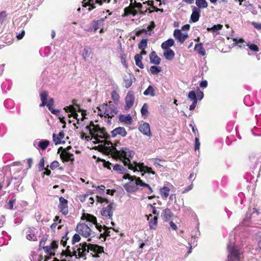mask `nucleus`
<instances>
[{"label":"nucleus","mask_w":261,"mask_h":261,"mask_svg":"<svg viewBox=\"0 0 261 261\" xmlns=\"http://www.w3.org/2000/svg\"><path fill=\"white\" fill-rule=\"evenodd\" d=\"M234 42L240 46V47H242V45L241 44H243L244 43V41L242 39H238L237 38L234 39L233 40Z\"/></svg>","instance_id":"nucleus-64"},{"label":"nucleus","mask_w":261,"mask_h":261,"mask_svg":"<svg viewBox=\"0 0 261 261\" xmlns=\"http://www.w3.org/2000/svg\"><path fill=\"white\" fill-rule=\"evenodd\" d=\"M119 120L121 122H123L126 124L130 125L132 123V118L129 115L127 116L122 115L120 116Z\"/></svg>","instance_id":"nucleus-33"},{"label":"nucleus","mask_w":261,"mask_h":261,"mask_svg":"<svg viewBox=\"0 0 261 261\" xmlns=\"http://www.w3.org/2000/svg\"><path fill=\"white\" fill-rule=\"evenodd\" d=\"M150 63L155 65H159L161 62V58L157 55L155 51H152L149 55Z\"/></svg>","instance_id":"nucleus-23"},{"label":"nucleus","mask_w":261,"mask_h":261,"mask_svg":"<svg viewBox=\"0 0 261 261\" xmlns=\"http://www.w3.org/2000/svg\"><path fill=\"white\" fill-rule=\"evenodd\" d=\"M194 50L201 56H203L205 55V49L202 43L196 44L194 47Z\"/></svg>","instance_id":"nucleus-35"},{"label":"nucleus","mask_w":261,"mask_h":261,"mask_svg":"<svg viewBox=\"0 0 261 261\" xmlns=\"http://www.w3.org/2000/svg\"><path fill=\"white\" fill-rule=\"evenodd\" d=\"M96 201L100 203H102L104 202H106L107 203H108V201L107 199L98 196H96Z\"/></svg>","instance_id":"nucleus-57"},{"label":"nucleus","mask_w":261,"mask_h":261,"mask_svg":"<svg viewBox=\"0 0 261 261\" xmlns=\"http://www.w3.org/2000/svg\"><path fill=\"white\" fill-rule=\"evenodd\" d=\"M113 170L114 171H117L121 173H123L125 170V169L123 168V167L120 165L119 164H116L113 167Z\"/></svg>","instance_id":"nucleus-48"},{"label":"nucleus","mask_w":261,"mask_h":261,"mask_svg":"<svg viewBox=\"0 0 261 261\" xmlns=\"http://www.w3.org/2000/svg\"><path fill=\"white\" fill-rule=\"evenodd\" d=\"M47 97H48V92L46 91L42 92L40 94V98H41L42 103L40 105V107H44L46 105Z\"/></svg>","instance_id":"nucleus-36"},{"label":"nucleus","mask_w":261,"mask_h":261,"mask_svg":"<svg viewBox=\"0 0 261 261\" xmlns=\"http://www.w3.org/2000/svg\"><path fill=\"white\" fill-rule=\"evenodd\" d=\"M80 234L86 238H90L94 237V233L92 232V229H80ZM90 240V239H88V240Z\"/></svg>","instance_id":"nucleus-25"},{"label":"nucleus","mask_w":261,"mask_h":261,"mask_svg":"<svg viewBox=\"0 0 261 261\" xmlns=\"http://www.w3.org/2000/svg\"><path fill=\"white\" fill-rule=\"evenodd\" d=\"M163 54L166 59L168 60H172L175 56V53L171 49L164 50Z\"/></svg>","instance_id":"nucleus-31"},{"label":"nucleus","mask_w":261,"mask_h":261,"mask_svg":"<svg viewBox=\"0 0 261 261\" xmlns=\"http://www.w3.org/2000/svg\"><path fill=\"white\" fill-rule=\"evenodd\" d=\"M54 104V99L53 98H51L49 99L48 102H46V106L48 107V110L54 114H57L59 113L60 111L59 110L54 109L53 108V106Z\"/></svg>","instance_id":"nucleus-29"},{"label":"nucleus","mask_w":261,"mask_h":261,"mask_svg":"<svg viewBox=\"0 0 261 261\" xmlns=\"http://www.w3.org/2000/svg\"><path fill=\"white\" fill-rule=\"evenodd\" d=\"M200 142L199 139L197 137H196L195 139V146L194 149L195 150H197L199 149L200 147Z\"/></svg>","instance_id":"nucleus-59"},{"label":"nucleus","mask_w":261,"mask_h":261,"mask_svg":"<svg viewBox=\"0 0 261 261\" xmlns=\"http://www.w3.org/2000/svg\"><path fill=\"white\" fill-rule=\"evenodd\" d=\"M173 216V213L169 208L164 209L161 214V217L165 221H169Z\"/></svg>","instance_id":"nucleus-22"},{"label":"nucleus","mask_w":261,"mask_h":261,"mask_svg":"<svg viewBox=\"0 0 261 261\" xmlns=\"http://www.w3.org/2000/svg\"><path fill=\"white\" fill-rule=\"evenodd\" d=\"M134 163L136 164V168L137 169V167H138L139 170L141 172H143L145 173H147L149 174H152L153 175L155 174V172L152 170L151 168L149 167L146 165H144L143 163L138 164L137 162H135Z\"/></svg>","instance_id":"nucleus-14"},{"label":"nucleus","mask_w":261,"mask_h":261,"mask_svg":"<svg viewBox=\"0 0 261 261\" xmlns=\"http://www.w3.org/2000/svg\"><path fill=\"white\" fill-rule=\"evenodd\" d=\"M150 71L152 74H157L162 71V69L160 66H152L150 68Z\"/></svg>","instance_id":"nucleus-45"},{"label":"nucleus","mask_w":261,"mask_h":261,"mask_svg":"<svg viewBox=\"0 0 261 261\" xmlns=\"http://www.w3.org/2000/svg\"><path fill=\"white\" fill-rule=\"evenodd\" d=\"M45 160L44 158H42L38 164V168L39 171H43L45 169L44 167Z\"/></svg>","instance_id":"nucleus-51"},{"label":"nucleus","mask_w":261,"mask_h":261,"mask_svg":"<svg viewBox=\"0 0 261 261\" xmlns=\"http://www.w3.org/2000/svg\"><path fill=\"white\" fill-rule=\"evenodd\" d=\"M65 110L67 112L71 113L70 114H72L74 111H76V108L72 105L67 107L66 108H65Z\"/></svg>","instance_id":"nucleus-53"},{"label":"nucleus","mask_w":261,"mask_h":261,"mask_svg":"<svg viewBox=\"0 0 261 261\" xmlns=\"http://www.w3.org/2000/svg\"><path fill=\"white\" fill-rule=\"evenodd\" d=\"M15 201H16L15 198H14V199L9 200V201L8 202V205L9 208L10 210H12L13 209L14 203Z\"/></svg>","instance_id":"nucleus-63"},{"label":"nucleus","mask_w":261,"mask_h":261,"mask_svg":"<svg viewBox=\"0 0 261 261\" xmlns=\"http://www.w3.org/2000/svg\"><path fill=\"white\" fill-rule=\"evenodd\" d=\"M124 87L126 88L130 87L132 84L133 81L130 77H125L124 80Z\"/></svg>","instance_id":"nucleus-50"},{"label":"nucleus","mask_w":261,"mask_h":261,"mask_svg":"<svg viewBox=\"0 0 261 261\" xmlns=\"http://www.w3.org/2000/svg\"><path fill=\"white\" fill-rule=\"evenodd\" d=\"M71 116L73 117L74 118L76 119L77 120V123L80 124V118H78L79 115L76 113V111H74L72 114H69V117Z\"/></svg>","instance_id":"nucleus-61"},{"label":"nucleus","mask_w":261,"mask_h":261,"mask_svg":"<svg viewBox=\"0 0 261 261\" xmlns=\"http://www.w3.org/2000/svg\"><path fill=\"white\" fill-rule=\"evenodd\" d=\"M174 44V41L170 38L163 42L161 44V47L163 50L170 49V47Z\"/></svg>","instance_id":"nucleus-26"},{"label":"nucleus","mask_w":261,"mask_h":261,"mask_svg":"<svg viewBox=\"0 0 261 261\" xmlns=\"http://www.w3.org/2000/svg\"><path fill=\"white\" fill-rule=\"evenodd\" d=\"M113 203H110L107 207H103L100 211L102 216L112 219L113 216Z\"/></svg>","instance_id":"nucleus-15"},{"label":"nucleus","mask_w":261,"mask_h":261,"mask_svg":"<svg viewBox=\"0 0 261 261\" xmlns=\"http://www.w3.org/2000/svg\"><path fill=\"white\" fill-rule=\"evenodd\" d=\"M223 28V25L220 24L214 25L211 28H207V30L208 31L212 32L213 34L217 32V31L221 30Z\"/></svg>","instance_id":"nucleus-42"},{"label":"nucleus","mask_w":261,"mask_h":261,"mask_svg":"<svg viewBox=\"0 0 261 261\" xmlns=\"http://www.w3.org/2000/svg\"><path fill=\"white\" fill-rule=\"evenodd\" d=\"M90 194H87L84 195H81L79 197L80 201L84 202L87 201V199Z\"/></svg>","instance_id":"nucleus-60"},{"label":"nucleus","mask_w":261,"mask_h":261,"mask_svg":"<svg viewBox=\"0 0 261 261\" xmlns=\"http://www.w3.org/2000/svg\"><path fill=\"white\" fill-rule=\"evenodd\" d=\"M135 101V97L132 92L129 91L127 93L125 98V105L124 109L128 110L130 109L134 105Z\"/></svg>","instance_id":"nucleus-12"},{"label":"nucleus","mask_w":261,"mask_h":261,"mask_svg":"<svg viewBox=\"0 0 261 261\" xmlns=\"http://www.w3.org/2000/svg\"><path fill=\"white\" fill-rule=\"evenodd\" d=\"M81 240V237L80 235L78 233H75L73 235L72 237L71 242V245L72 246H79V245H75L76 243H78Z\"/></svg>","instance_id":"nucleus-41"},{"label":"nucleus","mask_w":261,"mask_h":261,"mask_svg":"<svg viewBox=\"0 0 261 261\" xmlns=\"http://www.w3.org/2000/svg\"><path fill=\"white\" fill-rule=\"evenodd\" d=\"M170 189L167 187H163L160 189V194L164 199H166L169 195Z\"/></svg>","instance_id":"nucleus-32"},{"label":"nucleus","mask_w":261,"mask_h":261,"mask_svg":"<svg viewBox=\"0 0 261 261\" xmlns=\"http://www.w3.org/2000/svg\"><path fill=\"white\" fill-rule=\"evenodd\" d=\"M143 94L145 96L150 95L152 97L155 95V90L153 87L151 85L148 86L147 89L145 90Z\"/></svg>","instance_id":"nucleus-38"},{"label":"nucleus","mask_w":261,"mask_h":261,"mask_svg":"<svg viewBox=\"0 0 261 261\" xmlns=\"http://www.w3.org/2000/svg\"><path fill=\"white\" fill-rule=\"evenodd\" d=\"M247 45L249 46V49L253 51L257 52L259 51L258 47L255 44H248Z\"/></svg>","instance_id":"nucleus-52"},{"label":"nucleus","mask_w":261,"mask_h":261,"mask_svg":"<svg viewBox=\"0 0 261 261\" xmlns=\"http://www.w3.org/2000/svg\"><path fill=\"white\" fill-rule=\"evenodd\" d=\"M68 201L63 197L59 198V204L58 207L60 211L64 215H66L68 213Z\"/></svg>","instance_id":"nucleus-13"},{"label":"nucleus","mask_w":261,"mask_h":261,"mask_svg":"<svg viewBox=\"0 0 261 261\" xmlns=\"http://www.w3.org/2000/svg\"><path fill=\"white\" fill-rule=\"evenodd\" d=\"M147 45V39H142L138 44V47L140 49L144 50Z\"/></svg>","instance_id":"nucleus-47"},{"label":"nucleus","mask_w":261,"mask_h":261,"mask_svg":"<svg viewBox=\"0 0 261 261\" xmlns=\"http://www.w3.org/2000/svg\"><path fill=\"white\" fill-rule=\"evenodd\" d=\"M68 233V231L66 232L60 241L61 245L65 248L66 256H74L76 258H82L85 260L87 258V255L98 258L99 254L104 252L103 248L96 244H88L84 242L80 243L79 246H70L67 245V241L69 239Z\"/></svg>","instance_id":"nucleus-1"},{"label":"nucleus","mask_w":261,"mask_h":261,"mask_svg":"<svg viewBox=\"0 0 261 261\" xmlns=\"http://www.w3.org/2000/svg\"><path fill=\"white\" fill-rule=\"evenodd\" d=\"M196 94L197 98H198L200 100H201L203 97V93L201 91L199 88H197Z\"/></svg>","instance_id":"nucleus-56"},{"label":"nucleus","mask_w":261,"mask_h":261,"mask_svg":"<svg viewBox=\"0 0 261 261\" xmlns=\"http://www.w3.org/2000/svg\"><path fill=\"white\" fill-rule=\"evenodd\" d=\"M178 230H179L181 237L188 241L190 249L187 253L189 254L192 252V247H195L197 246V239L200 235L199 229H192L190 232V234L188 235H186L185 233L189 231V229H185L186 231L182 229Z\"/></svg>","instance_id":"nucleus-5"},{"label":"nucleus","mask_w":261,"mask_h":261,"mask_svg":"<svg viewBox=\"0 0 261 261\" xmlns=\"http://www.w3.org/2000/svg\"><path fill=\"white\" fill-rule=\"evenodd\" d=\"M97 109H98V110L99 111L98 115H99L100 117L104 116L105 117H108L107 115H106V114H104L105 109H102L101 108V105L99 106V107H98L97 108Z\"/></svg>","instance_id":"nucleus-54"},{"label":"nucleus","mask_w":261,"mask_h":261,"mask_svg":"<svg viewBox=\"0 0 261 261\" xmlns=\"http://www.w3.org/2000/svg\"><path fill=\"white\" fill-rule=\"evenodd\" d=\"M141 182H143V181L140 177H134V179H132L124 185V188L127 192L134 193L142 187V186L139 184Z\"/></svg>","instance_id":"nucleus-6"},{"label":"nucleus","mask_w":261,"mask_h":261,"mask_svg":"<svg viewBox=\"0 0 261 261\" xmlns=\"http://www.w3.org/2000/svg\"><path fill=\"white\" fill-rule=\"evenodd\" d=\"M96 201L100 203H102L104 202H106L107 203H108V201L107 199L98 196H96Z\"/></svg>","instance_id":"nucleus-58"},{"label":"nucleus","mask_w":261,"mask_h":261,"mask_svg":"<svg viewBox=\"0 0 261 261\" xmlns=\"http://www.w3.org/2000/svg\"><path fill=\"white\" fill-rule=\"evenodd\" d=\"M65 134L63 131L60 132L58 135L54 134L53 135V141L55 142L56 145L60 144L61 143V140L64 138Z\"/></svg>","instance_id":"nucleus-24"},{"label":"nucleus","mask_w":261,"mask_h":261,"mask_svg":"<svg viewBox=\"0 0 261 261\" xmlns=\"http://www.w3.org/2000/svg\"><path fill=\"white\" fill-rule=\"evenodd\" d=\"M133 6L135 9L136 8H138L139 10V13L142 15H144L148 10H149V13H150L153 12L152 10H150L147 8H146L144 11L143 9L142 5L140 3H137L136 1H135L134 4H133Z\"/></svg>","instance_id":"nucleus-28"},{"label":"nucleus","mask_w":261,"mask_h":261,"mask_svg":"<svg viewBox=\"0 0 261 261\" xmlns=\"http://www.w3.org/2000/svg\"><path fill=\"white\" fill-rule=\"evenodd\" d=\"M117 135H119L122 137H125L127 135V132L124 127H118L111 132V136L112 137H115Z\"/></svg>","instance_id":"nucleus-20"},{"label":"nucleus","mask_w":261,"mask_h":261,"mask_svg":"<svg viewBox=\"0 0 261 261\" xmlns=\"http://www.w3.org/2000/svg\"><path fill=\"white\" fill-rule=\"evenodd\" d=\"M188 98L193 101H197L196 94L194 91H191L189 93Z\"/></svg>","instance_id":"nucleus-49"},{"label":"nucleus","mask_w":261,"mask_h":261,"mask_svg":"<svg viewBox=\"0 0 261 261\" xmlns=\"http://www.w3.org/2000/svg\"><path fill=\"white\" fill-rule=\"evenodd\" d=\"M107 17H105L104 18H101L97 20H93L91 24V27L90 28V30L93 32H95L99 28V26L101 25L102 22Z\"/></svg>","instance_id":"nucleus-21"},{"label":"nucleus","mask_w":261,"mask_h":261,"mask_svg":"<svg viewBox=\"0 0 261 261\" xmlns=\"http://www.w3.org/2000/svg\"><path fill=\"white\" fill-rule=\"evenodd\" d=\"M141 113L143 116H147L148 115V106L147 103H144L141 108Z\"/></svg>","instance_id":"nucleus-43"},{"label":"nucleus","mask_w":261,"mask_h":261,"mask_svg":"<svg viewBox=\"0 0 261 261\" xmlns=\"http://www.w3.org/2000/svg\"><path fill=\"white\" fill-rule=\"evenodd\" d=\"M59 166V163L57 161H53L50 165V168L51 170H54Z\"/></svg>","instance_id":"nucleus-55"},{"label":"nucleus","mask_w":261,"mask_h":261,"mask_svg":"<svg viewBox=\"0 0 261 261\" xmlns=\"http://www.w3.org/2000/svg\"><path fill=\"white\" fill-rule=\"evenodd\" d=\"M137 14V11L134 9L133 3H130L129 6L124 8L123 17L128 16L129 15H133L135 16Z\"/></svg>","instance_id":"nucleus-19"},{"label":"nucleus","mask_w":261,"mask_h":261,"mask_svg":"<svg viewBox=\"0 0 261 261\" xmlns=\"http://www.w3.org/2000/svg\"><path fill=\"white\" fill-rule=\"evenodd\" d=\"M200 17V12L197 10L195 7L191 15V21L193 22H196L199 20Z\"/></svg>","instance_id":"nucleus-30"},{"label":"nucleus","mask_w":261,"mask_h":261,"mask_svg":"<svg viewBox=\"0 0 261 261\" xmlns=\"http://www.w3.org/2000/svg\"><path fill=\"white\" fill-rule=\"evenodd\" d=\"M86 128L89 132L92 137L97 139L98 138L107 140L110 138L105 128H101L98 125H95L91 121L89 125L86 126Z\"/></svg>","instance_id":"nucleus-3"},{"label":"nucleus","mask_w":261,"mask_h":261,"mask_svg":"<svg viewBox=\"0 0 261 261\" xmlns=\"http://www.w3.org/2000/svg\"><path fill=\"white\" fill-rule=\"evenodd\" d=\"M101 108L105 109L104 114H106L108 118H112L117 113V109L112 104V101H109V103H103L101 105Z\"/></svg>","instance_id":"nucleus-7"},{"label":"nucleus","mask_w":261,"mask_h":261,"mask_svg":"<svg viewBox=\"0 0 261 261\" xmlns=\"http://www.w3.org/2000/svg\"><path fill=\"white\" fill-rule=\"evenodd\" d=\"M82 220H86L87 222H90L92 224H94L96 228H113L112 227H108L105 225L103 226L101 225H99L97 222L96 218L90 214H86L84 213L82 216Z\"/></svg>","instance_id":"nucleus-8"},{"label":"nucleus","mask_w":261,"mask_h":261,"mask_svg":"<svg viewBox=\"0 0 261 261\" xmlns=\"http://www.w3.org/2000/svg\"><path fill=\"white\" fill-rule=\"evenodd\" d=\"M59 242L57 241H52L49 245L43 247V250L45 253L49 256H54L55 252L58 248Z\"/></svg>","instance_id":"nucleus-9"},{"label":"nucleus","mask_w":261,"mask_h":261,"mask_svg":"<svg viewBox=\"0 0 261 261\" xmlns=\"http://www.w3.org/2000/svg\"><path fill=\"white\" fill-rule=\"evenodd\" d=\"M147 216L150 228H152L153 226H156L158 222V216H153L151 214H149V216L147 215Z\"/></svg>","instance_id":"nucleus-27"},{"label":"nucleus","mask_w":261,"mask_h":261,"mask_svg":"<svg viewBox=\"0 0 261 261\" xmlns=\"http://www.w3.org/2000/svg\"><path fill=\"white\" fill-rule=\"evenodd\" d=\"M195 4L200 9H204L207 7L208 5L206 0H196Z\"/></svg>","instance_id":"nucleus-39"},{"label":"nucleus","mask_w":261,"mask_h":261,"mask_svg":"<svg viewBox=\"0 0 261 261\" xmlns=\"http://www.w3.org/2000/svg\"><path fill=\"white\" fill-rule=\"evenodd\" d=\"M135 60L136 62V65L138 66L139 67H140L141 69H143L144 68V65L142 62V57L141 56V54H137L135 56Z\"/></svg>","instance_id":"nucleus-34"},{"label":"nucleus","mask_w":261,"mask_h":261,"mask_svg":"<svg viewBox=\"0 0 261 261\" xmlns=\"http://www.w3.org/2000/svg\"><path fill=\"white\" fill-rule=\"evenodd\" d=\"M111 97L114 102L116 104H117L120 98L118 93L116 91L114 90L111 93Z\"/></svg>","instance_id":"nucleus-44"},{"label":"nucleus","mask_w":261,"mask_h":261,"mask_svg":"<svg viewBox=\"0 0 261 261\" xmlns=\"http://www.w3.org/2000/svg\"><path fill=\"white\" fill-rule=\"evenodd\" d=\"M92 53V50L90 47H86L84 48L82 55L84 60L86 61L90 56Z\"/></svg>","instance_id":"nucleus-37"},{"label":"nucleus","mask_w":261,"mask_h":261,"mask_svg":"<svg viewBox=\"0 0 261 261\" xmlns=\"http://www.w3.org/2000/svg\"><path fill=\"white\" fill-rule=\"evenodd\" d=\"M60 156L63 163L70 161L71 164H73L74 161L73 154L67 151L66 149H64L63 151H62L60 154Z\"/></svg>","instance_id":"nucleus-11"},{"label":"nucleus","mask_w":261,"mask_h":261,"mask_svg":"<svg viewBox=\"0 0 261 261\" xmlns=\"http://www.w3.org/2000/svg\"><path fill=\"white\" fill-rule=\"evenodd\" d=\"M38 229H29L27 232V239L29 241H36L39 237Z\"/></svg>","instance_id":"nucleus-17"},{"label":"nucleus","mask_w":261,"mask_h":261,"mask_svg":"<svg viewBox=\"0 0 261 261\" xmlns=\"http://www.w3.org/2000/svg\"><path fill=\"white\" fill-rule=\"evenodd\" d=\"M49 144V141L47 140H42L38 143V146L42 150H45L47 148Z\"/></svg>","instance_id":"nucleus-40"},{"label":"nucleus","mask_w":261,"mask_h":261,"mask_svg":"<svg viewBox=\"0 0 261 261\" xmlns=\"http://www.w3.org/2000/svg\"><path fill=\"white\" fill-rule=\"evenodd\" d=\"M83 6L84 7H86L87 6H89V8H88V10L89 11H91L92 10L95 9L96 8V6H95V4L93 3V1L89 0V1L85 3Z\"/></svg>","instance_id":"nucleus-46"},{"label":"nucleus","mask_w":261,"mask_h":261,"mask_svg":"<svg viewBox=\"0 0 261 261\" xmlns=\"http://www.w3.org/2000/svg\"><path fill=\"white\" fill-rule=\"evenodd\" d=\"M134 154L133 151L126 147H122L119 150L115 148V156L120 158L124 166H127L129 169L135 172L137 170L136 164L130 163V160L133 159Z\"/></svg>","instance_id":"nucleus-2"},{"label":"nucleus","mask_w":261,"mask_h":261,"mask_svg":"<svg viewBox=\"0 0 261 261\" xmlns=\"http://www.w3.org/2000/svg\"><path fill=\"white\" fill-rule=\"evenodd\" d=\"M139 129L143 135L148 137L151 136L150 125L148 123L144 122L143 123L141 124Z\"/></svg>","instance_id":"nucleus-18"},{"label":"nucleus","mask_w":261,"mask_h":261,"mask_svg":"<svg viewBox=\"0 0 261 261\" xmlns=\"http://www.w3.org/2000/svg\"><path fill=\"white\" fill-rule=\"evenodd\" d=\"M227 259L226 261H243V254L240 247L230 242L227 247Z\"/></svg>","instance_id":"nucleus-4"},{"label":"nucleus","mask_w":261,"mask_h":261,"mask_svg":"<svg viewBox=\"0 0 261 261\" xmlns=\"http://www.w3.org/2000/svg\"><path fill=\"white\" fill-rule=\"evenodd\" d=\"M139 184L140 185H142V187H145V188H148L150 191V193L153 192V190H152V188L148 184H146L143 181V182H141Z\"/></svg>","instance_id":"nucleus-62"},{"label":"nucleus","mask_w":261,"mask_h":261,"mask_svg":"<svg viewBox=\"0 0 261 261\" xmlns=\"http://www.w3.org/2000/svg\"><path fill=\"white\" fill-rule=\"evenodd\" d=\"M173 36L180 43L183 44L189 37L187 33H183L181 30L175 29L173 33Z\"/></svg>","instance_id":"nucleus-10"},{"label":"nucleus","mask_w":261,"mask_h":261,"mask_svg":"<svg viewBox=\"0 0 261 261\" xmlns=\"http://www.w3.org/2000/svg\"><path fill=\"white\" fill-rule=\"evenodd\" d=\"M119 142H117L114 143H113L110 141L106 140L105 142V149L108 152H112L114 154L115 156V148H116V146L117 145V143Z\"/></svg>","instance_id":"nucleus-16"}]
</instances>
